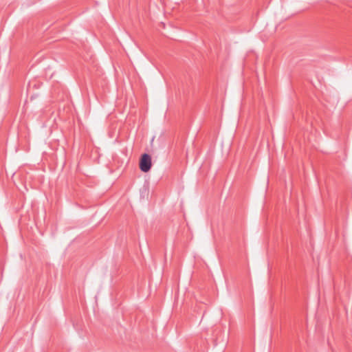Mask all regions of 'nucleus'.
I'll return each mask as SVG.
<instances>
[{
    "label": "nucleus",
    "instance_id": "obj_1",
    "mask_svg": "<svg viewBox=\"0 0 352 352\" xmlns=\"http://www.w3.org/2000/svg\"><path fill=\"white\" fill-rule=\"evenodd\" d=\"M140 169L144 172L147 173L151 168V157L148 153H144L142 155L140 160Z\"/></svg>",
    "mask_w": 352,
    "mask_h": 352
}]
</instances>
